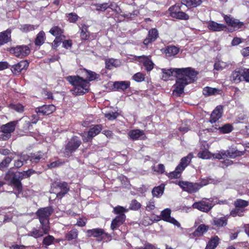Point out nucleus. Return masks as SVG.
<instances>
[{
	"label": "nucleus",
	"mask_w": 249,
	"mask_h": 249,
	"mask_svg": "<svg viewBox=\"0 0 249 249\" xmlns=\"http://www.w3.org/2000/svg\"><path fill=\"white\" fill-rule=\"evenodd\" d=\"M220 90L216 88L206 87L203 89V94L205 96L215 95L220 93Z\"/></svg>",
	"instance_id": "nucleus-33"
},
{
	"label": "nucleus",
	"mask_w": 249,
	"mask_h": 249,
	"mask_svg": "<svg viewBox=\"0 0 249 249\" xmlns=\"http://www.w3.org/2000/svg\"><path fill=\"white\" fill-rule=\"evenodd\" d=\"M129 138L133 140H137L139 139L144 140L146 138L143 130L140 129H133L128 133Z\"/></svg>",
	"instance_id": "nucleus-14"
},
{
	"label": "nucleus",
	"mask_w": 249,
	"mask_h": 249,
	"mask_svg": "<svg viewBox=\"0 0 249 249\" xmlns=\"http://www.w3.org/2000/svg\"><path fill=\"white\" fill-rule=\"evenodd\" d=\"M155 208V204H154V201L153 200H150L147 203V205L146 207V210L147 211H150L152 210H154Z\"/></svg>",
	"instance_id": "nucleus-63"
},
{
	"label": "nucleus",
	"mask_w": 249,
	"mask_h": 249,
	"mask_svg": "<svg viewBox=\"0 0 249 249\" xmlns=\"http://www.w3.org/2000/svg\"><path fill=\"white\" fill-rule=\"evenodd\" d=\"M56 189L59 190L57 193V197H62L64 195L67 193L69 190L68 184L66 182L58 183L56 185Z\"/></svg>",
	"instance_id": "nucleus-23"
},
{
	"label": "nucleus",
	"mask_w": 249,
	"mask_h": 249,
	"mask_svg": "<svg viewBox=\"0 0 249 249\" xmlns=\"http://www.w3.org/2000/svg\"><path fill=\"white\" fill-rule=\"evenodd\" d=\"M118 113L116 112H111L105 114V116L109 120H115L118 116Z\"/></svg>",
	"instance_id": "nucleus-60"
},
{
	"label": "nucleus",
	"mask_w": 249,
	"mask_h": 249,
	"mask_svg": "<svg viewBox=\"0 0 249 249\" xmlns=\"http://www.w3.org/2000/svg\"><path fill=\"white\" fill-rule=\"evenodd\" d=\"M198 157L203 159H209L212 158V154L208 150L200 151L198 153Z\"/></svg>",
	"instance_id": "nucleus-46"
},
{
	"label": "nucleus",
	"mask_w": 249,
	"mask_h": 249,
	"mask_svg": "<svg viewBox=\"0 0 249 249\" xmlns=\"http://www.w3.org/2000/svg\"><path fill=\"white\" fill-rule=\"evenodd\" d=\"M178 185L185 191L190 193L196 192L200 189L198 183H192L187 181H179Z\"/></svg>",
	"instance_id": "nucleus-6"
},
{
	"label": "nucleus",
	"mask_w": 249,
	"mask_h": 249,
	"mask_svg": "<svg viewBox=\"0 0 249 249\" xmlns=\"http://www.w3.org/2000/svg\"><path fill=\"white\" fill-rule=\"evenodd\" d=\"M11 30L7 29L0 33V46L7 43L10 40Z\"/></svg>",
	"instance_id": "nucleus-26"
},
{
	"label": "nucleus",
	"mask_w": 249,
	"mask_h": 249,
	"mask_svg": "<svg viewBox=\"0 0 249 249\" xmlns=\"http://www.w3.org/2000/svg\"><path fill=\"white\" fill-rule=\"evenodd\" d=\"M49 231V230H48L46 232L43 229L41 230L34 228L28 233V235L35 238H38L42 237L44 234H47Z\"/></svg>",
	"instance_id": "nucleus-28"
},
{
	"label": "nucleus",
	"mask_w": 249,
	"mask_h": 249,
	"mask_svg": "<svg viewBox=\"0 0 249 249\" xmlns=\"http://www.w3.org/2000/svg\"><path fill=\"white\" fill-rule=\"evenodd\" d=\"M81 144L80 140L76 136L72 137L68 142L65 147L66 152H74Z\"/></svg>",
	"instance_id": "nucleus-11"
},
{
	"label": "nucleus",
	"mask_w": 249,
	"mask_h": 249,
	"mask_svg": "<svg viewBox=\"0 0 249 249\" xmlns=\"http://www.w3.org/2000/svg\"><path fill=\"white\" fill-rule=\"evenodd\" d=\"M141 207V204L138 202L136 200L134 199L131 201L130 204L129 208L133 210H137L140 209Z\"/></svg>",
	"instance_id": "nucleus-52"
},
{
	"label": "nucleus",
	"mask_w": 249,
	"mask_h": 249,
	"mask_svg": "<svg viewBox=\"0 0 249 249\" xmlns=\"http://www.w3.org/2000/svg\"><path fill=\"white\" fill-rule=\"evenodd\" d=\"M171 211L170 209L166 208L161 212V218L166 222H169L174 225L180 227V223L174 218L171 217Z\"/></svg>",
	"instance_id": "nucleus-10"
},
{
	"label": "nucleus",
	"mask_w": 249,
	"mask_h": 249,
	"mask_svg": "<svg viewBox=\"0 0 249 249\" xmlns=\"http://www.w3.org/2000/svg\"><path fill=\"white\" fill-rule=\"evenodd\" d=\"M108 8H110L112 11L117 13H119L121 11L120 8L118 6V5L113 2H111L109 4H108Z\"/></svg>",
	"instance_id": "nucleus-61"
},
{
	"label": "nucleus",
	"mask_w": 249,
	"mask_h": 249,
	"mask_svg": "<svg viewBox=\"0 0 249 249\" xmlns=\"http://www.w3.org/2000/svg\"><path fill=\"white\" fill-rule=\"evenodd\" d=\"M233 129L232 125L229 124H227L219 127L218 130L221 133L225 134L231 132Z\"/></svg>",
	"instance_id": "nucleus-43"
},
{
	"label": "nucleus",
	"mask_w": 249,
	"mask_h": 249,
	"mask_svg": "<svg viewBox=\"0 0 249 249\" xmlns=\"http://www.w3.org/2000/svg\"><path fill=\"white\" fill-rule=\"evenodd\" d=\"M138 57L139 61L143 63V65L147 71H150L153 69L154 64L148 56L143 55Z\"/></svg>",
	"instance_id": "nucleus-20"
},
{
	"label": "nucleus",
	"mask_w": 249,
	"mask_h": 249,
	"mask_svg": "<svg viewBox=\"0 0 249 249\" xmlns=\"http://www.w3.org/2000/svg\"><path fill=\"white\" fill-rule=\"evenodd\" d=\"M161 71L162 79L164 81H167L174 72L175 73L177 80L173 93L177 96L183 92L184 87L186 85L195 80L197 74V72L191 68L162 69Z\"/></svg>",
	"instance_id": "nucleus-1"
},
{
	"label": "nucleus",
	"mask_w": 249,
	"mask_h": 249,
	"mask_svg": "<svg viewBox=\"0 0 249 249\" xmlns=\"http://www.w3.org/2000/svg\"><path fill=\"white\" fill-rule=\"evenodd\" d=\"M66 16L68 18V20L70 22H75L78 19V16L77 15V14L73 13L68 14H67Z\"/></svg>",
	"instance_id": "nucleus-53"
},
{
	"label": "nucleus",
	"mask_w": 249,
	"mask_h": 249,
	"mask_svg": "<svg viewBox=\"0 0 249 249\" xmlns=\"http://www.w3.org/2000/svg\"><path fill=\"white\" fill-rule=\"evenodd\" d=\"M180 8L176 5L172 6L169 8L170 16L174 18L180 20H188L189 16L185 13L179 11Z\"/></svg>",
	"instance_id": "nucleus-7"
},
{
	"label": "nucleus",
	"mask_w": 249,
	"mask_h": 249,
	"mask_svg": "<svg viewBox=\"0 0 249 249\" xmlns=\"http://www.w3.org/2000/svg\"><path fill=\"white\" fill-rule=\"evenodd\" d=\"M243 210H240L239 208H235L231 212V215L233 217L236 216H242L243 215V213L244 212Z\"/></svg>",
	"instance_id": "nucleus-55"
},
{
	"label": "nucleus",
	"mask_w": 249,
	"mask_h": 249,
	"mask_svg": "<svg viewBox=\"0 0 249 249\" xmlns=\"http://www.w3.org/2000/svg\"><path fill=\"white\" fill-rule=\"evenodd\" d=\"M66 79L74 87L71 90L72 94L76 96L84 94L89 91V83L87 80L78 76H68Z\"/></svg>",
	"instance_id": "nucleus-2"
},
{
	"label": "nucleus",
	"mask_w": 249,
	"mask_h": 249,
	"mask_svg": "<svg viewBox=\"0 0 249 249\" xmlns=\"http://www.w3.org/2000/svg\"><path fill=\"white\" fill-rule=\"evenodd\" d=\"M12 160V159L10 157H6L0 163V169L3 170L5 167H7Z\"/></svg>",
	"instance_id": "nucleus-57"
},
{
	"label": "nucleus",
	"mask_w": 249,
	"mask_h": 249,
	"mask_svg": "<svg viewBox=\"0 0 249 249\" xmlns=\"http://www.w3.org/2000/svg\"><path fill=\"white\" fill-rule=\"evenodd\" d=\"M223 112V107L221 106H218L212 112L210 122L214 123L218 120L222 116Z\"/></svg>",
	"instance_id": "nucleus-16"
},
{
	"label": "nucleus",
	"mask_w": 249,
	"mask_h": 249,
	"mask_svg": "<svg viewBox=\"0 0 249 249\" xmlns=\"http://www.w3.org/2000/svg\"><path fill=\"white\" fill-rule=\"evenodd\" d=\"M17 123V122L13 121L1 126V129L3 130L5 135L7 136V140L10 137L11 133L15 130Z\"/></svg>",
	"instance_id": "nucleus-15"
},
{
	"label": "nucleus",
	"mask_w": 249,
	"mask_h": 249,
	"mask_svg": "<svg viewBox=\"0 0 249 249\" xmlns=\"http://www.w3.org/2000/svg\"><path fill=\"white\" fill-rule=\"evenodd\" d=\"M153 169L158 173L161 174L164 172L165 167L163 164H159L157 167L154 166Z\"/></svg>",
	"instance_id": "nucleus-58"
},
{
	"label": "nucleus",
	"mask_w": 249,
	"mask_h": 249,
	"mask_svg": "<svg viewBox=\"0 0 249 249\" xmlns=\"http://www.w3.org/2000/svg\"><path fill=\"white\" fill-rule=\"evenodd\" d=\"M228 154L229 157L231 158H235L236 157H239L244 155V152L243 151H239L235 147H231L228 150Z\"/></svg>",
	"instance_id": "nucleus-31"
},
{
	"label": "nucleus",
	"mask_w": 249,
	"mask_h": 249,
	"mask_svg": "<svg viewBox=\"0 0 249 249\" xmlns=\"http://www.w3.org/2000/svg\"><path fill=\"white\" fill-rule=\"evenodd\" d=\"M113 86L117 90H124L129 87L130 82L127 81H116L114 83Z\"/></svg>",
	"instance_id": "nucleus-29"
},
{
	"label": "nucleus",
	"mask_w": 249,
	"mask_h": 249,
	"mask_svg": "<svg viewBox=\"0 0 249 249\" xmlns=\"http://www.w3.org/2000/svg\"><path fill=\"white\" fill-rule=\"evenodd\" d=\"M53 212L51 207H45L39 209L36 212V215L39 220L41 229L46 232L50 230L49 217Z\"/></svg>",
	"instance_id": "nucleus-3"
},
{
	"label": "nucleus",
	"mask_w": 249,
	"mask_h": 249,
	"mask_svg": "<svg viewBox=\"0 0 249 249\" xmlns=\"http://www.w3.org/2000/svg\"><path fill=\"white\" fill-rule=\"evenodd\" d=\"M54 238L52 235H48L45 237L43 240V244L47 246L53 244Z\"/></svg>",
	"instance_id": "nucleus-50"
},
{
	"label": "nucleus",
	"mask_w": 249,
	"mask_h": 249,
	"mask_svg": "<svg viewBox=\"0 0 249 249\" xmlns=\"http://www.w3.org/2000/svg\"><path fill=\"white\" fill-rule=\"evenodd\" d=\"M219 240L218 236H214L209 241L205 249H214L218 245Z\"/></svg>",
	"instance_id": "nucleus-36"
},
{
	"label": "nucleus",
	"mask_w": 249,
	"mask_h": 249,
	"mask_svg": "<svg viewBox=\"0 0 249 249\" xmlns=\"http://www.w3.org/2000/svg\"><path fill=\"white\" fill-rule=\"evenodd\" d=\"M29 160L32 163H37L40 160H45L46 158V156L45 153L39 151L35 153H31L30 155H28Z\"/></svg>",
	"instance_id": "nucleus-21"
},
{
	"label": "nucleus",
	"mask_w": 249,
	"mask_h": 249,
	"mask_svg": "<svg viewBox=\"0 0 249 249\" xmlns=\"http://www.w3.org/2000/svg\"><path fill=\"white\" fill-rule=\"evenodd\" d=\"M182 172L180 169H178V166L176 168L174 171L167 174V176L170 179L178 178L181 176V173Z\"/></svg>",
	"instance_id": "nucleus-41"
},
{
	"label": "nucleus",
	"mask_w": 249,
	"mask_h": 249,
	"mask_svg": "<svg viewBox=\"0 0 249 249\" xmlns=\"http://www.w3.org/2000/svg\"><path fill=\"white\" fill-rule=\"evenodd\" d=\"M208 28L212 31L219 32L224 30L226 28V26L213 21H211L208 24Z\"/></svg>",
	"instance_id": "nucleus-25"
},
{
	"label": "nucleus",
	"mask_w": 249,
	"mask_h": 249,
	"mask_svg": "<svg viewBox=\"0 0 249 249\" xmlns=\"http://www.w3.org/2000/svg\"><path fill=\"white\" fill-rule=\"evenodd\" d=\"M209 227L204 224L200 225L194 232V234L197 236L202 235L208 230Z\"/></svg>",
	"instance_id": "nucleus-39"
},
{
	"label": "nucleus",
	"mask_w": 249,
	"mask_h": 249,
	"mask_svg": "<svg viewBox=\"0 0 249 249\" xmlns=\"http://www.w3.org/2000/svg\"><path fill=\"white\" fill-rule=\"evenodd\" d=\"M88 73V77L89 81H92L98 79L99 77V75L96 73L95 72L91 71H87Z\"/></svg>",
	"instance_id": "nucleus-56"
},
{
	"label": "nucleus",
	"mask_w": 249,
	"mask_h": 249,
	"mask_svg": "<svg viewBox=\"0 0 249 249\" xmlns=\"http://www.w3.org/2000/svg\"><path fill=\"white\" fill-rule=\"evenodd\" d=\"M213 206V204L212 203V200L211 199L206 198L199 201L195 202L192 205L193 208L205 213L209 212Z\"/></svg>",
	"instance_id": "nucleus-5"
},
{
	"label": "nucleus",
	"mask_w": 249,
	"mask_h": 249,
	"mask_svg": "<svg viewBox=\"0 0 249 249\" xmlns=\"http://www.w3.org/2000/svg\"><path fill=\"white\" fill-rule=\"evenodd\" d=\"M45 33L43 31L40 32L37 35L35 40V44L37 46L42 45L45 41Z\"/></svg>",
	"instance_id": "nucleus-40"
},
{
	"label": "nucleus",
	"mask_w": 249,
	"mask_h": 249,
	"mask_svg": "<svg viewBox=\"0 0 249 249\" xmlns=\"http://www.w3.org/2000/svg\"><path fill=\"white\" fill-rule=\"evenodd\" d=\"M243 79L249 82V69H244Z\"/></svg>",
	"instance_id": "nucleus-64"
},
{
	"label": "nucleus",
	"mask_w": 249,
	"mask_h": 249,
	"mask_svg": "<svg viewBox=\"0 0 249 249\" xmlns=\"http://www.w3.org/2000/svg\"><path fill=\"white\" fill-rule=\"evenodd\" d=\"M127 210L122 206H117L114 208L113 212L116 214H124V213L126 212Z\"/></svg>",
	"instance_id": "nucleus-51"
},
{
	"label": "nucleus",
	"mask_w": 249,
	"mask_h": 249,
	"mask_svg": "<svg viewBox=\"0 0 249 249\" xmlns=\"http://www.w3.org/2000/svg\"><path fill=\"white\" fill-rule=\"evenodd\" d=\"M78 231L76 229H73L69 231L66 234V239L69 241L75 239L77 237Z\"/></svg>",
	"instance_id": "nucleus-42"
},
{
	"label": "nucleus",
	"mask_w": 249,
	"mask_h": 249,
	"mask_svg": "<svg viewBox=\"0 0 249 249\" xmlns=\"http://www.w3.org/2000/svg\"><path fill=\"white\" fill-rule=\"evenodd\" d=\"M244 69H239L232 72L230 80L233 83H238L243 79Z\"/></svg>",
	"instance_id": "nucleus-18"
},
{
	"label": "nucleus",
	"mask_w": 249,
	"mask_h": 249,
	"mask_svg": "<svg viewBox=\"0 0 249 249\" xmlns=\"http://www.w3.org/2000/svg\"><path fill=\"white\" fill-rule=\"evenodd\" d=\"M29 66L27 61H21L16 65L12 66L11 68V71L14 74H19L22 70L26 69Z\"/></svg>",
	"instance_id": "nucleus-17"
},
{
	"label": "nucleus",
	"mask_w": 249,
	"mask_h": 249,
	"mask_svg": "<svg viewBox=\"0 0 249 249\" xmlns=\"http://www.w3.org/2000/svg\"><path fill=\"white\" fill-rule=\"evenodd\" d=\"M86 232L88 237H100L105 233L104 230L100 228L88 230Z\"/></svg>",
	"instance_id": "nucleus-27"
},
{
	"label": "nucleus",
	"mask_w": 249,
	"mask_h": 249,
	"mask_svg": "<svg viewBox=\"0 0 249 249\" xmlns=\"http://www.w3.org/2000/svg\"><path fill=\"white\" fill-rule=\"evenodd\" d=\"M211 224L215 227V228L219 229L226 226L228 224V219L225 216L221 217H214L211 221Z\"/></svg>",
	"instance_id": "nucleus-19"
},
{
	"label": "nucleus",
	"mask_w": 249,
	"mask_h": 249,
	"mask_svg": "<svg viewBox=\"0 0 249 249\" xmlns=\"http://www.w3.org/2000/svg\"><path fill=\"white\" fill-rule=\"evenodd\" d=\"M234 205L236 208L243 210L249 205V202L243 199H237L234 201Z\"/></svg>",
	"instance_id": "nucleus-37"
},
{
	"label": "nucleus",
	"mask_w": 249,
	"mask_h": 249,
	"mask_svg": "<svg viewBox=\"0 0 249 249\" xmlns=\"http://www.w3.org/2000/svg\"><path fill=\"white\" fill-rule=\"evenodd\" d=\"M164 185L161 184L158 187H155L152 190V194L154 196L159 197L161 196L164 192Z\"/></svg>",
	"instance_id": "nucleus-38"
},
{
	"label": "nucleus",
	"mask_w": 249,
	"mask_h": 249,
	"mask_svg": "<svg viewBox=\"0 0 249 249\" xmlns=\"http://www.w3.org/2000/svg\"><path fill=\"white\" fill-rule=\"evenodd\" d=\"M55 39L53 43V46L54 48L57 47L59 44L63 40L64 36H55Z\"/></svg>",
	"instance_id": "nucleus-62"
},
{
	"label": "nucleus",
	"mask_w": 249,
	"mask_h": 249,
	"mask_svg": "<svg viewBox=\"0 0 249 249\" xmlns=\"http://www.w3.org/2000/svg\"><path fill=\"white\" fill-rule=\"evenodd\" d=\"M38 27V25H33L31 24H24L21 26L20 30L24 32L34 30Z\"/></svg>",
	"instance_id": "nucleus-47"
},
{
	"label": "nucleus",
	"mask_w": 249,
	"mask_h": 249,
	"mask_svg": "<svg viewBox=\"0 0 249 249\" xmlns=\"http://www.w3.org/2000/svg\"><path fill=\"white\" fill-rule=\"evenodd\" d=\"M148 36L151 38V40L155 41L158 36V30L155 28L151 29L148 32Z\"/></svg>",
	"instance_id": "nucleus-49"
},
{
	"label": "nucleus",
	"mask_w": 249,
	"mask_h": 249,
	"mask_svg": "<svg viewBox=\"0 0 249 249\" xmlns=\"http://www.w3.org/2000/svg\"><path fill=\"white\" fill-rule=\"evenodd\" d=\"M55 109V107L53 105H43L37 107L36 109V112L37 114L48 115L54 112Z\"/></svg>",
	"instance_id": "nucleus-12"
},
{
	"label": "nucleus",
	"mask_w": 249,
	"mask_h": 249,
	"mask_svg": "<svg viewBox=\"0 0 249 249\" xmlns=\"http://www.w3.org/2000/svg\"><path fill=\"white\" fill-rule=\"evenodd\" d=\"M202 2V0H181V3L188 8L196 7Z\"/></svg>",
	"instance_id": "nucleus-30"
},
{
	"label": "nucleus",
	"mask_w": 249,
	"mask_h": 249,
	"mask_svg": "<svg viewBox=\"0 0 249 249\" xmlns=\"http://www.w3.org/2000/svg\"><path fill=\"white\" fill-rule=\"evenodd\" d=\"M49 32L54 36H62V30L58 26H54L49 31Z\"/></svg>",
	"instance_id": "nucleus-44"
},
{
	"label": "nucleus",
	"mask_w": 249,
	"mask_h": 249,
	"mask_svg": "<svg viewBox=\"0 0 249 249\" xmlns=\"http://www.w3.org/2000/svg\"><path fill=\"white\" fill-rule=\"evenodd\" d=\"M227 63L222 61L216 62L214 65V69L217 71H221L228 66Z\"/></svg>",
	"instance_id": "nucleus-45"
},
{
	"label": "nucleus",
	"mask_w": 249,
	"mask_h": 249,
	"mask_svg": "<svg viewBox=\"0 0 249 249\" xmlns=\"http://www.w3.org/2000/svg\"><path fill=\"white\" fill-rule=\"evenodd\" d=\"M96 11L104 12L108 8V3H103L102 4H95L93 5Z\"/></svg>",
	"instance_id": "nucleus-48"
},
{
	"label": "nucleus",
	"mask_w": 249,
	"mask_h": 249,
	"mask_svg": "<svg viewBox=\"0 0 249 249\" xmlns=\"http://www.w3.org/2000/svg\"><path fill=\"white\" fill-rule=\"evenodd\" d=\"M106 68L111 70L114 67H118L120 65V62L117 59L113 58H108L105 60Z\"/></svg>",
	"instance_id": "nucleus-32"
},
{
	"label": "nucleus",
	"mask_w": 249,
	"mask_h": 249,
	"mask_svg": "<svg viewBox=\"0 0 249 249\" xmlns=\"http://www.w3.org/2000/svg\"><path fill=\"white\" fill-rule=\"evenodd\" d=\"M133 79L137 82H142L144 79V76L141 72L135 74L133 76Z\"/></svg>",
	"instance_id": "nucleus-59"
},
{
	"label": "nucleus",
	"mask_w": 249,
	"mask_h": 249,
	"mask_svg": "<svg viewBox=\"0 0 249 249\" xmlns=\"http://www.w3.org/2000/svg\"><path fill=\"white\" fill-rule=\"evenodd\" d=\"M193 157V155L190 153L187 156L182 158L180 160L179 164L177 166L178 169H180L183 171L189 165Z\"/></svg>",
	"instance_id": "nucleus-24"
},
{
	"label": "nucleus",
	"mask_w": 249,
	"mask_h": 249,
	"mask_svg": "<svg viewBox=\"0 0 249 249\" xmlns=\"http://www.w3.org/2000/svg\"><path fill=\"white\" fill-rule=\"evenodd\" d=\"M125 219L124 214H119L112 221L111 224V229L112 230L116 229L121 225Z\"/></svg>",
	"instance_id": "nucleus-22"
},
{
	"label": "nucleus",
	"mask_w": 249,
	"mask_h": 249,
	"mask_svg": "<svg viewBox=\"0 0 249 249\" xmlns=\"http://www.w3.org/2000/svg\"><path fill=\"white\" fill-rule=\"evenodd\" d=\"M179 51V49L175 46H168L165 50V53L167 56L171 57L176 55Z\"/></svg>",
	"instance_id": "nucleus-34"
},
{
	"label": "nucleus",
	"mask_w": 249,
	"mask_h": 249,
	"mask_svg": "<svg viewBox=\"0 0 249 249\" xmlns=\"http://www.w3.org/2000/svg\"><path fill=\"white\" fill-rule=\"evenodd\" d=\"M102 129V125L101 124L94 125L88 131L87 136H86L85 134L83 135L82 137L83 141L88 142L89 140H91L93 137L97 135Z\"/></svg>",
	"instance_id": "nucleus-8"
},
{
	"label": "nucleus",
	"mask_w": 249,
	"mask_h": 249,
	"mask_svg": "<svg viewBox=\"0 0 249 249\" xmlns=\"http://www.w3.org/2000/svg\"><path fill=\"white\" fill-rule=\"evenodd\" d=\"M35 171L33 169H29L23 172H17L12 175V182L14 188L19 194L22 191V186L20 180L26 178L33 174Z\"/></svg>",
	"instance_id": "nucleus-4"
},
{
	"label": "nucleus",
	"mask_w": 249,
	"mask_h": 249,
	"mask_svg": "<svg viewBox=\"0 0 249 249\" xmlns=\"http://www.w3.org/2000/svg\"><path fill=\"white\" fill-rule=\"evenodd\" d=\"M10 107L12 109L19 113L23 112L24 110V107L20 104H12Z\"/></svg>",
	"instance_id": "nucleus-54"
},
{
	"label": "nucleus",
	"mask_w": 249,
	"mask_h": 249,
	"mask_svg": "<svg viewBox=\"0 0 249 249\" xmlns=\"http://www.w3.org/2000/svg\"><path fill=\"white\" fill-rule=\"evenodd\" d=\"M224 18L229 26H231L235 29H238L241 28L243 25V22L239 21L238 19L233 18L230 16L224 15Z\"/></svg>",
	"instance_id": "nucleus-13"
},
{
	"label": "nucleus",
	"mask_w": 249,
	"mask_h": 249,
	"mask_svg": "<svg viewBox=\"0 0 249 249\" xmlns=\"http://www.w3.org/2000/svg\"><path fill=\"white\" fill-rule=\"evenodd\" d=\"M29 160V156L27 155H23L20 156L17 160H15L14 166L16 168L21 167L24 162Z\"/></svg>",
	"instance_id": "nucleus-35"
},
{
	"label": "nucleus",
	"mask_w": 249,
	"mask_h": 249,
	"mask_svg": "<svg viewBox=\"0 0 249 249\" xmlns=\"http://www.w3.org/2000/svg\"><path fill=\"white\" fill-rule=\"evenodd\" d=\"M11 52L16 56L23 57L28 55L30 53L29 48L27 46H18L11 49Z\"/></svg>",
	"instance_id": "nucleus-9"
}]
</instances>
